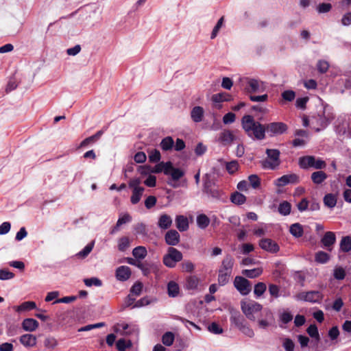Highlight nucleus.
I'll return each mask as SVG.
<instances>
[{
	"mask_svg": "<svg viewBox=\"0 0 351 351\" xmlns=\"http://www.w3.org/2000/svg\"><path fill=\"white\" fill-rule=\"evenodd\" d=\"M329 68V64L326 60H320L317 63V69L321 73H325L327 72Z\"/></svg>",
	"mask_w": 351,
	"mask_h": 351,
	"instance_id": "54",
	"label": "nucleus"
},
{
	"mask_svg": "<svg viewBox=\"0 0 351 351\" xmlns=\"http://www.w3.org/2000/svg\"><path fill=\"white\" fill-rule=\"evenodd\" d=\"M306 332L313 339L310 342V351H323L326 350V346H323L322 343H320V335L319 334L318 328L315 324H311L307 328Z\"/></svg>",
	"mask_w": 351,
	"mask_h": 351,
	"instance_id": "5",
	"label": "nucleus"
},
{
	"mask_svg": "<svg viewBox=\"0 0 351 351\" xmlns=\"http://www.w3.org/2000/svg\"><path fill=\"white\" fill-rule=\"evenodd\" d=\"M326 106L319 112L317 114L311 117V121L313 125H315L314 128L316 132L320 131L322 128H325L330 122L334 119V116L331 113L326 114Z\"/></svg>",
	"mask_w": 351,
	"mask_h": 351,
	"instance_id": "3",
	"label": "nucleus"
},
{
	"mask_svg": "<svg viewBox=\"0 0 351 351\" xmlns=\"http://www.w3.org/2000/svg\"><path fill=\"white\" fill-rule=\"evenodd\" d=\"M234 140V136L230 130L221 132L219 141L224 145L230 144Z\"/></svg>",
	"mask_w": 351,
	"mask_h": 351,
	"instance_id": "26",
	"label": "nucleus"
},
{
	"mask_svg": "<svg viewBox=\"0 0 351 351\" xmlns=\"http://www.w3.org/2000/svg\"><path fill=\"white\" fill-rule=\"evenodd\" d=\"M329 259V254L325 252L319 251L315 254V260L317 263L322 264L326 263Z\"/></svg>",
	"mask_w": 351,
	"mask_h": 351,
	"instance_id": "45",
	"label": "nucleus"
},
{
	"mask_svg": "<svg viewBox=\"0 0 351 351\" xmlns=\"http://www.w3.org/2000/svg\"><path fill=\"white\" fill-rule=\"evenodd\" d=\"M242 128L252 139L263 140L265 138V125L256 121L251 115H245L241 119Z\"/></svg>",
	"mask_w": 351,
	"mask_h": 351,
	"instance_id": "1",
	"label": "nucleus"
},
{
	"mask_svg": "<svg viewBox=\"0 0 351 351\" xmlns=\"http://www.w3.org/2000/svg\"><path fill=\"white\" fill-rule=\"evenodd\" d=\"M276 187L275 192L273 195V199L275 203L270 206V208L273 211H278L282 215H285V201L280 203L279 206H277L276 203L278 202L280 198L283 197V194L285 193V175L276 179L274 182Z\"/></svg>",
	"mask_w": 351,
	"mask_h": 351,
	"instance_id": "2",
	"label": "nucleus"
},
{
	"mask_svg": "<svg viewBox=\"0 0 351 351\" xmlns=\"http://www.w3.org/2000/svg\"><path fill=\"white\" fill-rule=\"evenodd\" d=\"M223 21H224V19L223 17H221L216 25L214 27L213 29V32L211 33V35H210V38L211 39H214L218 34V32H219L220 29L221 28L223 24Z\"/></svg>",
	"mask_w": 351,
	"mask_h": 351,
	"instance_id": "53",
	"label": "nucleus"
},
{
	"mask_svg": "<svg viewBox=\"0 0 351 351\" xmlns=\"http://www.w3.org/2000/svg\"><path fill=\"white\" fill-rule=\"evenodd\" d=\"M149 159L150 162H157L160 160V153L157 149L152 150L149 154Z\"/></svg>",
	"mask_w": 351,
	"mask_h": 351,
	"instance_id": "63",
	"label": "nucleus"
},
{
	"mask_svg": "<svg viewBox=\"0 0 351 351\" xmlns=\"http://www.w3.org/2000/svg\"><path fill=\"white\" fill-rule=\"evenodd\" d=\"M199 282V278L197 276H189L186 280V288L187 289L194 290L197 288Z\"/></svg>",
	"mask_w": 351,
	"mask_h": 351,
	"instance_id": "38",
	"label": "nucleus"
},
{
	"mask_svg": "<svg viewBox=\"0 0 351 351\" xmlns=\"http://www.w3.org/2000/svg\"><path fill=\"white\" fill-rule=\"evenodd\" d=\"M262 315L264 317L258 320V325L259 328L265 329L274 323L273 313L269 309H265Z\"/></svg>",
	"mask_w": 351,
	"mask_h": 351,
	"instance_id": "13",
	"label": "nucleus"
},
{
	"mask_svg": "<svg viewBox=\"0 0 351 351\" xmlns=\"http://www.w3.org/2000/svg\"><path fill=\"white\" fill-rule=\"evenodd\" d=\"M239 164L236 160L229 162L226 164V170L229 173L232 174L238 169Z\"/></svg>",
	"mask_w": 351,
	"mask_h": 351,
	"instance_id": "61",
	"label": "nucleus"
},
{
	"mask_svg": "<svg viewBox=\"0 0 351 351\" xmlns=\"http://www.w3.org/2000/svg\"><path fill=\"white\" fill-rule=\"evenodd\" d=\"M145 189H134L132 190V195L130 198L132 204H136L141 199Z\"/></svg>",
	"mask_w": 351,
	"mask_h": 351,
	"instance_id": "42",
	"label": "nucleus"
},
{
	"mask_svg": "<svg viewBox=\"0 0 351 351\" xmlns=\"http://www.w3.org/2000/svg\"><path fill=\"white\" fill-rule=\"evenodd\" d=\"M174 341V335L171 332H165L162 337V341L163 344L167 346H170L173 344Z\"/></svg>",
	"mask_w": 351,
	"mask_h": 351,
	"instance_id": "48",
	"label": "nucleus"
},
{
	"mask_svg": "<svg viewBox=\"0 0 351 351\" xmlns=\"http://www.w3.org/2000/svg\"><path fill=\"white\" fill-rule=\"evenodd\" d=\"M165 175L170 176L173 181H178L184 176V172L179 168H175L172 162L169 161L165 169Z\"/></svg>",
	"mask_w": 351,
	"mask_h": 351,
	"instance_id": "14",
	"label": "nucleus"
},
{
	"mask_svg": "<svg viewBox=\"0 0 351 351\" xmlns=\"http://www.w3.org/2000/svg\"><path fill=\"white\" fill-rule=\"evenodd\" d=\"M95 245V241H93L88 245H86L82 250H81L80 252L77 253V256L81 258H85L86 257L90 252L93 250V248Z\"/></svg>",
	"mask_w": 351,
	"mask_h": 351,
	"instance_id": "46",
	"label": "nucleus"
},
{
	"mask_svg": "<svg viewBox=\"0 0 351 351\" xmlns=\"http://www.w3.org/2000/svg\"><path fill=\"white\" fill-rule=\"evenodd\" d=\"M323 202L326 207L333 208L337 202V195L333 193H327L323 198Z\"/></svg>",
	"mask_w": 351,
	"mask_h": 351,
	"instance_id": "27",
	"label": "nucleus"
},
{
	"mask_svg": "<svg viewBox=\"0 0 351 351\" xmlns=\"http://www.w3.org/2000/svg\"><path fill=\"white\" fill-rule=\"evenodd\" d=\"M167 291L170 297L175 298L178 296L180 292L179 285L174 281H170L167 285Z\"/></svg>",
	"mask_w": 351,
	"mask_h": 351,
	"instance_id": "33",
	"label": "nucleus"
},
{
	"mask_svg": "<svg viewBox=\"0 0 351 351\" xmlns=\"http://www.w3.org/2000/svg\"><path fill=\"white\" fill-rule=\"evenodd\" d=\"M311 180L314 184H320L328 178L327 174L323 171H315L311 174Z\"/></svg>",
	"mask_w": 351,
	"mask_h": 351,
	"instance_id": "29",
	"label": "nucleus"
},
{
	"mask_svg": "<svg viewBox=\"0 0 351 351\" xmlns=\"http://www.w3.org/2000/svg\"><path fill=\"white\" fill-rule=\"evenodd\" d=\"M247 93H261L264 91L265 86L263 82L255 79H250L247 81V85L245 87Z\"/></svg>",
	"mask_w": 351,
	"mask_h": 351,
	"instance_id": "15",
	"label": "nucleus"
},
{
	"mask_svg": "<svg viewBox=\"0 0 351 351\" xmlns=\"http://www.w3.org/2000/svg\"><path fill=\"white\" fill-rule=\"evenodd\" d=\"M299 165L302 169H306L314 168L315 169H323L326 167V162L314 156H305L299 158Z\"/></svg>",
	"mask_w": 351,
	"mask_h": 351,
	"instance_id": "4",
	"label": "nucleus"
},
{
	"mask_svg": "<svg viewBox=\"0 0 351 351\" xmlns=\"http://www.w3.org/2000/svg\"><path fill=\"white\" fill-rule=\"evenodd\" d=\"M231 202L237 205H241L246 201V197L239 192H234L231 195Z\"/></svg>",
	"mask_w": 351,
	"mask_h": 351,
	"instance_id": "35",
	"label": "nucleus"
},
{
	"mask_svg": "<svg viewBox=\"0 0 351 351\" xmlns=\"http://www.w3.org/2000/svg\"><path fill=\"white\" fill-rule=\"evenodd\" d=\"M234 263V259L233 258V257L231 255L228 254L223 259L221 266L219 271H221V272H227L229 274H232Z\"/></svg>",
	"mask_w": 351,
	"mask_h": 351,
	"instance_id": "17",
	"label": "nucleus"
},
{
	"mask_svg": "<svg viewBox=\"0 0 351 351\" xmlns=\"http://www.w3.org/2000/svg\"><path fill=\"white\" fill-rule=\"evenodd\" d=\"M127 263H129L130 265H134L136 267L141 269L145 275H147L149 272L148 268L145 267V265L141 262H137L132 258H128Z\"/></svg>",
	"mask_w": 351,
	"mask_h": 351,
	"instance_id": "47",
	"label": "nucleus"
},
{
	"mask_svg": "<svg viewBox=\"0 0 351 351\" xmlns=\"http://www.w3.org/2000/svg\"><path fill=\"white\" fill-rule=\"evenodd\" d=\"M248 181L250 186H251L254 189H258L261 185V180L256 174L249 176Z\"/></svg>",
	"mask_w": 351,
	"mask_h": 351,
	"instance_id": "49",
	"label": "nucleus"
},
{
	"mask_svg": "<svg viewBox=\"0 0 351 351\" xmlns=\"http://www.w3.org/2000/svg\"><path fill=\"white\" fill-rule=\"evenodd\" d=\"M131 345L132 344L130 341L126 342L124 339H120L117 341L116 347L119 351H125L126 348L130 347Z\"/></svg>",
	"mask_w": 351,
	"mask_h": 351,
	"instance_id": "52",
	"label": "nucleus"
},
{
	"mask_svg": "<svg viewBox=\"0 0 351 351\" xmlns=\"http://www.w3.org/2000/svg\"><path fill=\"white\" fill-rule=\"evenodd\" d=\"M167 162H161L154 167V168L152 170V172L154 173H159L160 172H163L165 174V169L167 168Z\"/></svg>",
	"mask_w": 351,
	"mask_h": 351,
	"instance_id": "62",
	"label": "nucleus"
},
{
	"mask_svg": "<svg viewBox=\"0 0 351 351\" xmlns=\"http://www.w3.org/2000/svg\"><path fill=\"white\" fill-rule=\"evenodd\" d=\"M263 306L254 301H250L241 303V309L245 316L250 320L254 321L256 319L255 313H259Z\"/></svg>",
	"mask_w": 351,
	"mask_h": 351,
	"instance_id": "9",
	"label": "nucleus"
},
{
	"mask_svg": "<svg viewBox=\"0 0 351 351\" xmlns=\"http://www.w3.org/2000/svg\"><path fill=\"white\" fill-rule=\"evenodd\" d=\"M232 274H229L227 272H221V271H219V275H218V282L219 285L221 286H223L226 285L229 282L230 277L231 276Z\"/></svg>",
	"mask_w": 351,
	"mask_h": 351,
	"instance_id": "50",
	"label": "nucleus"
},
{
	"mask_svg": "<svg viewBox=\"0 0 351 351\" xmlns=\"http://www.w3.org/2000/svg\"><path fill=\"white\" fill-rule=\"evenodd\" d=\"M84 282L87 287H91L93 285L100 287L102 285L101 281L97 278H86L84 280Z\"/></svg>",
	"mask_w": 351,
	"mask_h": 351,
	"instance_id": "55",
	"label": "nucleus"
},
{
	"mask_svg": "<svg viewBox=\"0 0 351 351\" xmlns=\"http://www.w3.org/2000/svg\"><path fill=\"white\" fill-rule=\"evenodd\" d=\"M44 346L49 349H54L58 346V341L53 337H48L44 340Z\"/></svg>",
	"mask_w": 351,
	"mask_h": 351,
	"instance_id": "51",
	"label": "nucleus"
},
{
	"mask_svg": "<svg viewBox=\"0 0 351 351\" xmlns=\"http://www.w3.org/2000/svg\"><path fill=\"white\" fill-rule=\"evenodd\" d=\"M174 141L171 136H167L164 138L160 143V146L163 151H169L172 149Z\"/></svg>",
	"mask_w": 351,
	"mask_h": 351,
	"instance_id": "36",
	"label": "nucleus"
},
{
	"mask_svg": "<svg viewBox=\"0 0 351 351\" xmlns=\"http://www.w3.org/2000/svg\"><path fill=\"white\" fill-rule=\"evenodd\" d=\"M182 271L192 272L195 269L194 264L190 261H185L181 264Z\"/></svg>",
	"mask_w": 351,
	"mask_h": 351,
	"instance_id": "57",
	"label": "nucleus"
},
{
	"mask_svg": "<svg viewBox=\"0 0 351 351\" xmlns=\"http://www.w3.org/2000/svg\"><path fill=\"white\" fill-rule=\"evenodd\" d=\"M180 234L175 230H169L165 235L166 243L171 246L178 245L180 242Z\"/></svg>",
	"mask_w": 351,
	"mask_h": 351,
	"instance_id": "16",
	"label": "nucleus"
},
{
	"mask_svg": "<svg viewBox=\"0 0 351 351\" xmlns=\"http://www.w3.org/2000/svg\"><path fill=\"white\" fill-rule=\"evenodd\" d=\"M38 322L32 318H27L23 321L22 326L25 331L33 332L38 327Z\"/></svg>",
	"mask_w": 351,
	"mask_h": 351,
	"instance_id": "24",
	"label": "nucleus"
},
{
	"mask_svg": "<svg viewBox=\"0 0 351 351\" xmlns=\"http://www.w3.org/2000/svg\"><path fill=\"white\" fill-rule=\"evenodd\" d=\"M289 232L293 237L300 238L303 235L304 230L300 223H295L290 226Z\"/></svg>",
	"mask_w": 351,
	"mask_h": 351,
	"instance_id": "31",
	"label": "nucleus"
},
{
	"mask_svg": "<svg viewBox=\"0 0 351 351\" xmlns=\"http://www.w3.org/2000/svg\"><path fill=\"white\" fill-rule=\"evenodd\" d=\"M230 322L245 335L252 337L254 335L253 330L248 326L245 318L239 313H233L230 317Z\"/></svg>",
	"mask_w": 351,
	"mask_h": 351,
	"instance_id": "6",
	"label": "nucleus"
},
{
	"mask_svg": "<svg viewBox=\"0 0 351 351\" xmlns=\"http://www.w3.org/2000/svg\"><path fill=\"white\" fill-rule=\"evenodd\" d=\"M176 223L177 228L180 231L183 232L189 228V222L186 217L183 215H178L176 218Z\"/></svg>",
	"mask_w": 351,
	"mask_h": 351,
	"instance_id": "28",
	"label": "nucleus"
},
{
	"mask_svg": "<svg viewBox=\"0 0 351 351\" xmlns=\"http://www.w3.org/2000/svg\"><path fill=\"white\" fill-rule=\"evenodd\" d=\"M263 273V269L261 267L254 268L252 269H244L242 271V274L247 278H254Z\"/></svg>",
	"mask_w": 351,
	"mask_h": 351,
	"instance_id": "39",
	"label": "nucleus"
},
{
	"mask_svg": "<svg viewBox=\"0 0 351 351\" xmlns=\"http://www.w3.org/2000/svg\"><path fill=\"white\" fill-rule=\"evenodd\" d=\"M131 276V269L128 266H120L116 269V278L120 281H125Z\"/></svg>",
	"mask_w": 351,
	"mask_h": 351,
	"instance_id": "19",
	"label": "nucleus"
},
{
	"mask_svg": "<svg viewBox=\"0 0 351 351\" xmlns=\"http://www.w3.org/2000/svg\"><path fill=\"white\" fill-rule=\"evenodd\" d=\"M232 99L231 95L227 93H219L212 96V101L215 103L228 101Z\"/></svg>",
	"mask_w": 351,
	"mask_h": 351,
	"instance_id": "34",
	"label": "nucleus"
},
{
	"mask_svg": "<svg viewBox=\"0 0 351 351\" xmlns=\"http://www.w3.org/2000/svg\"><path fill=\"white\" fill-rule=\"evenodd\" d=\"M182 258L183 256L181 252L176 248L169 247L167 250V253L163 256L162 262L166 267L173 268L177 263L182 260Z\"/></svg>",
	"mask_w": 351,
	"mask_h": 351,
	"instance_id": "7",
	"label": "nucleus"
},
{
	"mask_svg": "<svg viewBox=\"0 0 351 351\" xmlns=\"http://www.w3.org/2000/svg\"><path fill=\"white\" fill-rule=\"evenodd\" d=\"M132 255L138 259H143L147 255V249L144 246H138L133 249Z\"/></svg>",
	"mask_w": 351,
	"mask_h": 351,
	"instance_id": "37",
	"label": "nucleus"
},
{
	"mask_svg": "<svg viewBox=\"0 0 351 351\" xmlns=\"http://www.w3.org/2000/svg\"><path fill=\"white\" fill-rule=\"evenodd\" d=\"M131 240L128 237H122L118 240V250L125 252L130 245Z\"/></svg>",
	"mask_w": 351,
	"mask_h": 351,
	"instance_id": "41",
	"label": "nucleus"
},
{
	"mask_svg": "<svg viewBox=\"0 0 351 351\" xmlns=\"http://www.w3.org/2000/svg\"><path fill=\"white\" fill-rule=\"evenodd\" d=\"M334 278L337 280H343L346 276V271L343 268L339 267L334 269Z\"/></svg>",
	"mask_w": 351,
	"mask_h": 351,
	"instance_id": "56",
	"label": "nucleus"
},
{
	"mask_svg": "<svg viewBox=\"0 0 351 351\" xmlns=\"http://www.w3.org/2000/svg\"><path fill=\"white\" fill-rule=\"evenodd\" d=\"M265 134L274 136L282 134L285 131V125L282 122H273L265 125Z\"/></svg>",
	"mask_w": 351,
	"mask_h": 351,
	"instance_id": "12",
	"label": "nucleus"
},
{
	"mask_svg": "<svg viewBox=\"0 0 351 351\" xmlns=\"http://www.w3.org/2000/svg\"><path fill=\"white\" fill-rule=\"evenodd\" d=\"M19 341L22 345L27 348L35 346L37 342L36 336L32 334L23 335L21 336Z\"/></svg>",
	"mask_w": 351,
	"mask_h": 351,
	"instance_id": "21",
	"label": "nucleus"
},
{
	"mask_svg": "<svg viewBox=\"0 0 351 351\" xmlns=\"http://www.w3.org/2000/svg\"><path fill=\"white\" fill-rule=\"evenodd\" d=\"M267 158L263 162V167L267 169H275L280 163V152L276 149H267L266 150Z\"/></svg>",
	"mask_w": 351,
	"mask_h": 351,
	"instance_id": "8",
	"label": "nucleus"
},
{
	"mask_svg": "<svg viewBox=\"0 0 351 351\" xmlns=\"http://www.w3.org/2000/svg\"><path fill=\"white\" fill-rule=\"evenodd\" d=\"M340 248L343 252L351 251V237L349 236L343 237L340 242Z\"/></svg>",
	"mask_w": 351,
	"mask_h": 351,
	"instance_id": "44",
	"label": "nucleus"
},
{
	"mask_svg": "<svg viewBox=\"0 0 351 351\" xmlns=\"http://www.w3.org/2000/svg\"><path fill=\"white\" fill-rule=\"evenodd\" d=\"M36 305L34 302L27 301L23 302L21 305L14 306L16 311L20 313L36 308Z\"/></svg>",
	"mask_w": 351,
	"mask_h": 351,
	"instance_id": "32",
	"label": "nucleus"
},
{
	"mask_svg": "<svg viewBox=\"0 0 351 351\" xmlns=\"http://www.w3.org/2000/svg\"><path fill=\"white\" fill-rule=\"evenodd\" d=\"M259 245L263 250L273 253L278 252L279 249L278 245L269 239H261Z\"/></svg>",
	"mask_w": 351,
	"mask_h": 351,
	"instance_id": "18",
	"label": "nucleus"
},
{
	"mask_svg": "<svg viewBox=\"0 0 351 351\" xmlns=\"http://www.w3.org/2000/svg\"><path fill=\"white\" fill-rule=\"evenodd\" d=\"M298 298L306 302L319 303L322 301L323 295L319 291H311L298 293Z\"/></svg>",
	"mask_w": 351,
	"mask_h": 351,
	"instance_id": "11",
	"label": "nucleus"
},
{
	"mask_svg": "<svg viewBox=\"0 0 351 351\" xmlns=\"http://www.w3.org/2000/svg\"><path fill=\"white\" fill-rule=\"evenodd\" d=\"M332 9V5L329 3H319L317 8V10L319 13H326Z\"/></svg>",
	"mask_w": 351,
	"mask_h": 351,
	"instance_id": "59",
	"label": "nucleus"
},
{
	"mask_svg": "<svg viewBox=\"0 0 351 351\" xmlns=\"http://www.w3.org/2000/svg\"><path fill=\"white\" fill-rule=\"evenodd\" d=\"M336 241V236L333 232H326L322 239L321 243L329 251L331 250L330 247L332 246Z\"/></svg>",
	"mask_w": 351,
	"mask_h": 351,
	"instance_id": "20",
	"label": "nucleus"
},
{
	"mask_svg": "<svg viewBox=\"0 0 351 351\" xmlns=\"http://www.w3.org/2000/svg\"><path fill=\"white\" fill-rule=\"evenodd\" d=\"M197 224L201 229H205L210 223V219L204 214H200L197 217Z\"/></svg>",
	"mask_w": 351,
	"mask_h": 351,
	"instance_id": "40",
	"label": "nucleus"
},
{
	"mask_svg": "<svg viewBox=\"0 0 351 351\" xmlns=\"http://www.w3.org/2000/svg\"><path fill=\"white\" fill-rule=\"evenodd\" d=\"M172 218L167 214H162L158 221V226L161 230H167L172 225Z\"/></svg>",
	"mask_w": 351,
	"mask_h": 351,
	"instance_id": "22",
	"label": "nucleus"
},
{
	"mask_svg": "<svg viewBox=\"0 0 351 351\" xmlns=\"http://www.w3.org/2000/svg\"><path fill=\"white\" fill-rule=\"evenodd\" d=\"M143 289V284L140 282H137L133 285V286L131 287L130 293L132 294L135 295L136 296H138L141 294Z\"/></svg>",
	"mask_w": 351,
	"mask_h": 351,
	"instance_id": "58",
	"label": "nucleus"
},
{
	"mask_svg": "<svg viewBox=\"0 0 351 351\" xmlns=\"http://www.w3.org/2000/svg\"><path fill=\"white\" fill-rule=\"evenodd\" d=\"M267 289V285L265 283L259 282L255 285L254 288V294L256 298L261 297Z\"/></svg>",
	"mask_w": 351,
	"mask_h": 351,
	"instance_id": "43",
	"label": "nucleus"
},
{
	"mask_svg": "<svg viewBox=\"0 0 351 351\" xmlns=\"http://www.w3.org/2000/svg\"><path fill=\"white\" fill-rule=\"evenodd\" d=\"M14 277V274L6 269H0V280H7L12 279Z\"/></svg>",
	"mask_w": 351,
	"mask_h": 351,
	"instance_id": "60",
	"label": "nucleus"
},
{
	"mask_svg": "<svg viewBox=\"0 0 351 351\" xmlns=\"http://www.w3.org/2000/svg\"><path fill=\"white\" fill-rule=\"evenodd\" d=\"M204 114V108L201 106H195L191 112V117L195 123L201 122Z\"/></svg>",
	"mask_w": 351,
	"mask_h": 351,
	"instance_id": "23",
	"label": "nucleus"
},
{
	"mask_svg": "<svg viewBox=\"0 0 351 351\" xmlns=\"http://www.w3.org/2000/svg\"><path fill=\"white\" fill-rule=\"evenodd\" d=\"M205 192L213 199L217 200H223L225 198L224 193L217 188L206 187Z\"/></svg>",
	"mask_w": 351,
	"mask_h": 351,
	"instance_id": "25",
	"label": "nucleus"
},
{
	"mask_svg": "<svg viewBox=\"0 0 351 351\" xmlns=\"http://www.w3.org/2000/svg\"><path fill=\"white\" fill-rule=\"evenodd\" d=\"M234 286L243 295H247L251 291L250 282L242 276H236L234 280Z\"/></svg>",
	"mask_w": 351,
	"mask_h": 351,
	"instance_id": "10",
	"label": "nucleus"
},
{
	"mask_svg": "<svg viewBox=\"0 0 351 351\" xmlns=\"http://www.w3.org/2000/svg\"><path fill=\"white\" fill-rule=\"evenodd\" d=\"M102 134H103V132L101 130H99L97 133H95L94 135L85 138L84 140H83L81 142V143L80 145V147H86L87 145H88L90 144H93V143H95L97 140H99Z\"/></svg>",
	"mask_w": 351,
	"mask_h": 351,
	"instance_id": "30",
	"label": "nucleus"
},
{
	"mask_svg": "<svg viewBox=\"0 0 351 351\" xmlns=\"http://www.w3.org/2000/svg\"><path fill=\"white\" fill-rule=\"evenodd\" d=\"M269 294L273 297V298H277L279 297V292H280V289L278 287V286L276 285H274V284H271L269 285Z\"/></svg>",
	"mask_w": 351,
	"mask_h": 351,
	"instance_id": "64",
	"label": "nucleus"
}]
</instances>
